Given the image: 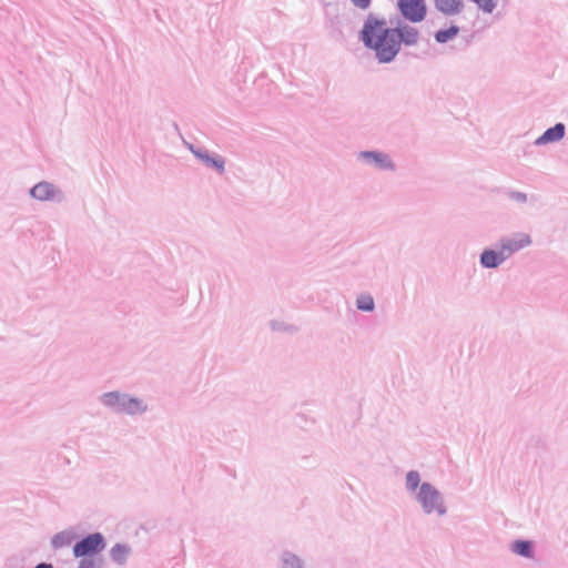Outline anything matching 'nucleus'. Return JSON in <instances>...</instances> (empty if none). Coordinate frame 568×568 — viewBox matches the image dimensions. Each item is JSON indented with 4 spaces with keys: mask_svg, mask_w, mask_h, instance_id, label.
Wrapping results in <instances>:
<instances>
[{
    "mask_svg": "<svg viewBox=\"0 0 568 568\" xmlns=\"http://www.w3.org/2000/svg\"><path fill=\"white\" fill-rule=\"evenodd\" d=\"M396 29L387 28L383 19L369 16L364 23L361 39L364 44L374 50L379 62H390L399 52V41Z\"/></svg>",
    "mask_w": 568,
    "mask_h": 568,
    "instance_id": "f257e3e1",
    "label": "nucleus"
},
{
    "mask_svg": "<svg viewBox=\"0 0 568 568\" xmlns=\"http://www.w3.org/2000/svg\"><path fill=\"white\" fill-rule=\"evenodd\" d=\"M105 547L104 538L100 532L91 534L73 546V555L77 558L92 559Z\"/></svg>",
    "mask_w": 568,
    "mask_h": 568,
    "instance_id": "f03ea898",
    "label": "nucleus"
},
{
    "mask_svg": "<svg viewBox=\"0 0 568 568\" xmlns=\"http://www.w3.org/2000/svg\"><path fill=\"white\" fill-rule=\"evenodd\" d=\"M418 500L427 514L436 513L438 515H443L445 513L438 491L428 484L422 485L418 494Z\"/></svg>",
    "mask_w": 568,
    "mask_h": 568,
    "instance_id": "7ed1b4c3",
    "label": "nucleus"
},
{
    "mask_svg": "<svg viewBox=\"0 0 568 568\" xmlns=\"http://www.w3.org/2000/svg\"><path fill=\"white\" fill-rule=\"evenodd\" d=\"M400 13L412 22H420L426 16L424 0H398Z\"/></svg>",
    "mask_w": 568,
    "mask_h": 568,
    "instance_id": "20e7f679",
    "label": "nucleus"
},
{
    "mask_svg": "<svg viewBox=\"0 0 568 568\" xmlns=\"http://www.w3.org/2000/svg\"><path fill=\"white\" fill-rule=\"evenodd\" d=\"M531 244V239L528 234L525 233H517L513 235L509 239H506L501 241L500 247L504 251L505 254H507V257L510 256L513 253L527 247Z\"/></svg>",
    "mask_w": 568,
    "mask_h": 568,
    "instance_id": "39448f33",
    "label": "nucleus"
},
{
    "mask_svg": "<svg viewBox=\"0 0 568 568\" xmlns=\"http://www.w3.org/2000/svg\"><path fill=\"white\" fill-rule=\"evenodd\" d=\"M565 125L562 123L556 124L554 128L548 129L541 136L536 140V144H547L559 141L565 135Z\"/></svg>",
    "mask_w": 568,
    "mask_h": 568,
    "instance_id": "423d86ee",
    "label": "nucleus"
},
{
    "mask_svg": "<svg viewBox=\"0 0 568 568\" xmlns=\"http://www.w3.org/2000/svg\"><path fill=\"white\" fill-rule=\"evenodd\" d=\"M31 195L40 201L51 200L55 195V189L50 183L41 182L31 189Z\"/></svg>",
    "mask_w": 568,
    "mask_h": 568,
    "instance_id": "0eeeda50",
    "label": "nucleus"
},
{
    "mask_svg": "<svg viewBox=\"0 0 568 568\" xmlns=\"http://www.w3.org/2000/svg\"><path fill=\"white\" fill-rule=\"evenodd\" d=\"M399 45L405 43L406 45H414L417 43L419 34L416 28L409 26H403L397 28Z\"/></svg>",
    "mask_w": 568,
    "mask_h": 568,
    "instance_id": "6e6552de",
    "label": "nucleus"
},
{
    "mask_svg": "<svg viewBox=\"0 0 568 568\" xmlns=\"http://www.w3.org/2000/svg\"><path fill=\"white\" fill-rule=\"evenodd\" d=\"M505 258H507V254H505L501 248L498 253L491 250H486L480 256V262L485 267H496Z\"/></svg>",
    "mask_w": 568,
    "mask_h": 568,
    "instance_id": "1a4fd4ad",
    "label": "nucleus"
},
{
    "mask_svg": "<svg viewBox=\"0 0 568 568\" xmlns=\"http://www.w3.org/2000/svg\"><path fill=\"white\" fill-rule=\"evenodd\" d=\"M435 7L445 14H455L462 10L463 0H435Z\"/></svg>",
    "mask_w": 568,
    "mask_h": 568,
    "instance_id": "9d476101",
    "label": "nucleus"
},
{
    "mask_svg": "<svg viewBox=\"0 0 568 568\" xmlns=\"http://www.w3.org/2000/svg\"><path fill=\"white\" fill-rule=\"evenodd\" d=\"M366 159H372L381 169L393 170L394 164L387 154L379 152H364L362 154Z\"/></svg>",
    "mask_w": 568,
    "mask_h": 568,
    "instance_id": "9b49d317",
    "label": "nucleus"
},
{
    "mask_svg": "<svg viewBox=\"0 0 568 568\" xmlns=\"http://www.w3.org/2000/svg\"><path fill=\"white\" fill-rule=\"evenodd\" d=\"M511 549L515 554L524 557H532V545L530 541L517 540L513 544Z\"/></svg>",
    "mask_w": 568,
    "mask_h": 568,
    "instance_id": "f8f14e48",
    "label": "nucleus"
},
{
    "mask_svg": "<svg viewBox=\"0 0 568 568\" xmlns=\"http://www.w3.org/2000/svg\"><path fill=\"white\" fill-rule=\"evenodd\" d=\"M129 549L125 546L122 545H115L111 549V557L114 561L122 564L124 562L126 556H128Z\"/></svg>",
    "mask_w": 568,
    "mask_h": 568,
    "instance_id": "ddd939ff",
    "label": "nucleus"
},
{
    "mask_svg": "<svg viewBox=\"0 0 568 568\" xmlns=\"http://www.w3.org/2000/svg\"><path fill=\"white\" fill-rule=\"evenodd\" d=\"M458 33V28L450 27L446 30H440L436 33L435 38L438 42H446Z\"/></svg>",
    "mask_w": 568,
    "mask_h": 568,
    "instance_id": "4468645a",
    "label": "nucleus"
},
{
    "mask_svg": "<svg viewBox=\"0 0 568 568\" xmlns=\"http://www.w3.org/2000/svg\"><path fill=\"white\" fill-rule=\"evenodd\" d=\"M357 307L362 311H372L374 308V300L371 295H362L357 298Z\"/></svg>",
    "mask_w": 568,
    "mask_h": 568,
    "instance_id": "2eb2a0df",
    "label": "nucleus"
},
{
    "mask_svg": "<svg viewBox=\"0 0 568 568\" xmlns=\"http://www.w3.org/2000/svg\"><path fill=\"white\" fill-rule=\"evenodd\" d=\"M419 481H420V477H419L418 473L410 471L407 474L406 484L409 489H413V490L416 489Z\"/></svg>",
    "mask_w": 568,
    "mask_h": 568,
    "instance_id": "dca6fc26",
    "label": "nucleus"
},
{
    "mask_svg": "<svg viewBox=\"0 0 568 568\" xmlns=\"http://www.w3.org/2000/svg\"><path fill=\"white\" fill-rule=\"evenodd\" d=\"M69 542H70L69 536L64 535V534L57 535L52 539V545L55 548H60V547L67 546V545H69Z\"/></svg>",
    "mask_w": 568,
    "mask_h": 568,
    "instance_id": "f3484780",
    "label": "nucleus"
},
{
    "mask_svg": "<svg viewBox=\"0 0 568 568\" xmlns=\"http://www.w3.org/2000/svg\"><path fill=\"white\" fill-rule=\"evenodd\" d=\"M120 398L119 393H108L104 395V403L106 405H113L115 402H118Z\"/></svg>",
    "mask_w": 568,
    "mask_h": 568,
    "instance_id": "a211bd4d",
    "label": "nucleus"
},
{
    "mask_svg": "<svg viewBox=\"0 0 568 568\" xmlns=\"http://www.w3.org/2000/svg\"><path fill=\"white\" fill-rule=\"evenodd\" d=\"M353 4L359 9H367L372 0H351Z\"/></svg>",
    "mask_w": 568,
    "mask_h": 568,
    "instance_id": "6ab92c4d",
    "label": "nucleus"
},
{
    "mask_svg": "<svg viewBox=\"0 0 568 568\" xmlns=\"http://www.w3.org/2000/svg\"><path fill=\"white\" fill-rule=\"evenodd\" d=\"M284 568H300V562L295 557L285 560Z\"/></svg>",
    "mask_w": 568,
    "mask_h": 568,
    "instance_id": "aec40b11",
    "label": "nucleus"
},
{
    "mask_svg": "<svg viewBox=\"0 0 568 568\" xmlns=\"http://www.w3.org/2000/svg\"><path fill=\"white\" fill-rule=\"evenodd\" d=\"M78 568H97L93 559H82Z\"/></svg>",
    "mask_w": 568,
    "mask_h": 568,
    "instance_id": "412c9836",
    "label": "nucleus"
},
{
    "mask_svg": "<svg viewBox=\"0 0 568 568\" xmlns=\"http://www.w3.org/2000/svg\"><path fill=\"white\" fill-rule=\"evenodd\" d=\"M212 165L215 166L220 172L224 171V160L222 158L212 160Z\"/></svg>",
    "mask_w": 568,
    "mask_h": 568,
    "instance_id": "4be33fe9",
    "label": "nucleus"
},
{
    "mask_svg": "<svg viewBox=\"0 0 568 568\" xmlns=\"http://www.w3.org/2000/svg\"><path fill=\"white\" fill-rule=\"evenodd\" d=\"M194 154L197 158H200L201 160H203L206 164L212 165V160H214L213 158L209 156L207 154H203L201 152H195V151H194Z\"/></svg>",
    "mask_w": 568,
    "mask_h": 568,
    "instance_id": "5701e85b",
    "label": "nucleus"
},
{
    "mask_svg": "<svg viewBox=\"0 0 568 568\" xmlns=\"http://www.w3.org/2000/svg\"><path fill=\"white\" fill-rule=\"evenodd\" d=\"M36 568H52V566L49 564H40Z\"/></svg>",
    "mask_w": 568,
    "mask_h": 568,
    "instance_id": "b1692460",
    "label": "nucleus"
},
{
    "mask_svg": "<svg viewBox=\"0 0 568 568\" xmlns=\"http://www.w3.org/2000/svg\"><path fill=\"white\" fill-rule=\"evenodd\" d=\"M132 404H134L135 406H139V403L136 400H131Z\"/></svg>",
    "mask_w": 568,
    "mask_h": 568,
    "instance_id": "393cba45",
    "label": "nucleus"
}]
</instances>
